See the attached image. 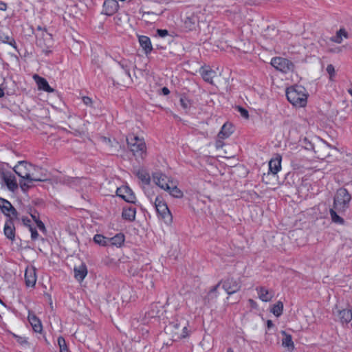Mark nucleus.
Wrapping results in <instances>:
<instances>
[{
  "instance_id": "28",
  "label": "nucleus",
  "mask_w": 352,
  "mask_h": 352,
  "mask_svg": "<svg viewBox=\"0 0 352 352\" xmlns=\"http://www.w3.org/2000/svg\"><path fill=\"white\" fill-rule=\"evenodd\" d=\"M28 320L35 332H37V333L41 332V331H42L41 322L40 320L35 315L29 316Z\"/></svg>"
},
{
  "instance_id": "18",
  "label": "nucleus",
  "mask_w": 352,
  "mask_h": 352,
  "mask_svg": "<svg viewBox=\"0 0 352 352\" xmlns=\"http://www.w3.org/2000/svg\"><path fill=\"white\" fill-rule=\"evenodd\" d=\"M33 78L35 80L39 89L43 90L48 93H52L54 91V89L49 85V83L45 78L41 77L37 74H35Z\"/></svg>"
},
{
  "instance_id": "55",
  "label": "nucleus",
  "mask_w": 352,
  "mask_h": 352,
  "mask_svg": "<svg viewBox=\"0 0 352 352\" xmlns=\"http://www.w3.org/2000/svg\"><path fill=\"white\" fill-rule=\"evenodd\" d=\"M17 340L21 344L28 343L27 340L25 338H22V337H18V340Z\"/></svg>"
},
{
  "instance_id": "21",
  "label": "nucleus",
  "mask_w": 352,
  "mask_h": 352,
  "mask_svg": "<svg viewBox=\"0 0 352 352\" xmlns=\"http://www.w3.org/2000/svg\"><path fill=\"white\" fill-rule=\"evenodd\" d=\"M136 210L132 206L123 208L122 217L124 219L132 222L135 219Z\"/></svg>"
},
{
  "instance_id": "2",
  "label": "nucleus",
  "mask_w": 352,
  "mask_h": 352,
  "mask_svg": "<svg viewBox=\"0 0 352 352\" xmlns=\"http://www.w3.org/2000/svg\"><path fill=\"white\" fill-rule=\"evenodd\" d=\"M286 97L294 106L303 107L307 104V94L304 87L294 85L287 88Z\"/></svg>"
},
{
  "instance_id": "33",
  "label": "nucleus",
  "mask_w": 352,
  "mask_h": 352,
  "mask_svg": "<svg viewBox=\"0 0 352 352\" xmlns=\"http://www.w3.org/2000/svg\"><path fill=\"white\" fill-rule=\"evenodd\" d=\"M283 310V303L281 301H278L273 305L271 311L276 317H279L282 315Z\"/></svg>"
},
{
  "instance_id": "5",
  "label": "nucleus",
  "mask_w": 352,
  "mask_h": 352,
  "mask_svg": "<svg viewBox=\"0 0 352 352\" xmlns=\"http://www.w3.org/2000/svg\"><path fill=\"white\" fill-rule=\"evenodd\" d=\"M150 201L153 204L158 217L163 219L166 223H170L173 221V217L162 197L157 196L154 201L151 199Z\"/></svg>"
},
{
  "instance_id": "36",
  "label": "nucleus",
  "mask_w": 352,
  "mask_h": 352,
  "mask_svg": "<svg viewBox=\"0 0 352 352\" xmlns=\"http://www.w3.org/2000/svg\"><path fill=\"white\" fill-rule=\"evenodd\" d=\"M129 61L126 59H122L118 62L120 67L124 71L125 74L131 78Z\"/></svg>"
},
{
  "instance_id": "7",
  "label": "nucleus",
  "mask_w": 352,
  "mask_h": 352,
  "mask_svg": "<svg viewBox=\"0 0 352 352\" xmlns=\"http://www.w3.org/2000/svg\"><path fill=\"white\" fill-rule=\"evenodd\" d=\"M219 283L222 284V287L228 295L233 294L241 289V283L239 278L233 277H227L224 280H221Z\"/></svg>"
},
{
  "instance_id": "27",
  "label": "nucleus",
  "mask_w": 352,
  "mask_h": 352,
  "mask_svg": "<svg viewBox=\"0 0 352 352\" xmlns=\"http://www.w3.org/2000/svg\"><path fill=\"white\" fill-rule=\"evenodd\" d=\"M221 283H218L216 285L213 286L208 294L204 298L205 303L210 302V301L216 299L218 296V288L220 286Z\"/></svg>"
},
{
  "instance_id": "49",
  "label": "nucleus",
  "mask_w": 352,
  "mask_h": 352,
  "mask_svg": "<svg viewBox=\"0 0 352 352\" xmlns=\"http://www.w3.org/2000/svg\"><path fill=\"white\" fill-rule=\"evenodd\" d=\"M223 140V139H220V138H218L217 140L216 144H215L217 148H222L223 147V146L224 145Z\"/></svg>"
},
{
  "instance_id": "45",
  "label": "nucleus",
  "mask_w": 352,
  "mask_h": 352,
  "mask_svg": "<svg viewBox=\"0 0 352 352\" xmlns=\"http://www.w3.org/2000/svg\"><path fill=\"white\" fill-rule=\"evenodd\" d=\"M35 223L40 230H41V231L45 230V226L44 223L42 222V221H41L40 219H38L37 221H35Z\"/></svg>"
},
{
  "instance_id": "1",
  "label": "nucleus",
  "mask_w": 352,
  "mask_h": 352,
  "mask_svg": "<svg viewBox=\"0 0 352 352\" xmlns=\"http://www.w3.org/2000/svg\"><path fill=\"white\" fill-rule=\"evenodd\" d=\"M188 322L185 319L175 320L165 327V333L173 342H177L189 336Z\"/></svg>"
},
{
  "instance_id": "29",
  "label": "nucleus",
  "mask_w": 352,
  "mask_h": 352,
  "mask_svg": "<svg viewBox=\"0 0 352 352\" xmlns=\"http://www.w3.org/2000/svg\"><path fill=\"white\" fill-rule=\"evenodd\" d=\"M124 235L122 233L116 234L114 236L109 238V243L112 245L120 247L124 242Z\"/></svg>"
},
{
  "instance_id": "57",
  "label": "nucleus",
  "mask_w": 352,
  "mask_h": 352,
  "mask_svg": "<svg viewBox=\"0 0 352 352\" xmlns=\"http://www.w3.org/2000/svg\"><path fill=\"white\" fill-rule=\"evenodd\" d=\"M270 31H272V32H277V30L275 29L274 27H270V26H268L267 28V29L265 30V32H270Z\"/></svg>"
},
{
  "instance_id": "46",
  "label": "nucleus",
  "mask_w": 352,
  "mask_h": 352,
  "mask_svg": "<svg viewBox=\"0 0 352 352\" xmlns=\"http://www.w3.org/2000/svg\"><path fill=\"white\" fill-rule=\"evenodd\" d=\"M30 214L34 221H37L38 219H40L38 213L35 210H34V211L31 210Z\"/></svg>"
},
{
  "instance_id": "52",
  "label": "nucleus",
  "mask_w": 352,
  "mask_h": 352,
  "mask_svg": "<svg viewBox=\"0 0 352 352\" xmlns=\"http://www.w3.org/2000/svg\"><path fill=\"white\" fill-rule=\"evenodd\" d=\"M161 91L162 94L164 96H167L170 94V90L166 87H164Z\"/></svg>"
},
{
  "instance_id": "42",
  "label": "nucleus",
  "mask_w": 352,
  "mask_h": 352,
  "mask_svg": "<svg viewBox=\"0 0 352 352\" xmlns=\"http://www.w3.org/2000/svg\"><path fill=\"white\" fill-rule=\"evenodd\" d=\"M327 72L329 74L330 78H332L335 75V68L333 65L329 64L327 67Z\"/></svg>"
},
{
  "instance_id": "10",
  "label": "nucleus",
  "mask_w": 352,
  "mask_h": 352,
  "mask_svg": "<svg viewBox=\"0 0 352 352\" xmlns=\"http://www.w3.org/2000/svg\"><path fill=\"white\" fill-rule=\"evenodd\" d=\"M0 208L8 218L13 217L18 219V212L8 200L0 197Z\"/></svg>"
},
{
  "instance_id": "56",
  "label": "nucleus",
  "mask_w": 352,
  "mask_h": 352,
  "mask_svg": "<svg viewBox=\"0 0 352 352\" xmlns=\"http://www.w3.org/2000/svg\"><path fill=\"white\" fill-rule=\"evenodd\" d=\"M273 327H274L273 322L272 320H268L267 321V329H270L272 328Z\"/></svg>"
},
{
  "instance_id": "24",
  "label": "nucleus",
  "mask_w": 352,
  "mask_h": 352,
  "mask_svg": "<svg viewBox=\"0 0 352 352\" xmlns=\"http://www.w3.org/2000/svg\"><path fill=\"white\" fill-rule=\"evenodd\" d=\"M281 157L272 159L269 162V171L273 175H276L281 168Z\"/></svg>"
},
{
  "instance_id": "16",
  "label": "nucleus",
  "mask_w": 352,
  "mask_h": 352,
  "mask_svg": "<svg viewBox=\"0 0 352 352\" xmlns=\"http://www.w3.org/2000/svg\"><path fill=\"white\" fill-rule=\"evenodd\" d=\"M74 273L75 278L81 282L84 280L87 274V267L85 263H81L78 266H75L74 268Z\"/></svg>"
},
{
  "instance_id": "15",
  "label": "nucleus",
  "mask_w": 352,
  "mask_h": 352,
  "mask_svg": "<svg viewBox=\"0 0 352 352\" xmlns=\"http://www.w3.org/2000/svg\"><path fill=\"white\" fill-rule=\"evenodd\" d=\"M138 41L144 54L146 56L151 54L153 48L150 38L147 36L140 35L138 36Z\"/></svg>"
},
{
  "instance_id": "30",
  "label": "nucleus",
  "mask_w": 352,
  "mask_h": 352,
  "mask_svg": "<svg viewBox=\"0 0 352 352\" xmlns=\"http://www.w3.org/2000/svg\"><path fill=\"white\" fill-rule=\"evenodd\" d=\"M337 212H338L334 208L330 209L329 214L331 220L335 223L343 225L344 223V219L340 217Z\"/></svg>"
},
{
  "instance_id": "50",
  "label": "nucleus",
  "mask_w": 352,
  "mask_h": 352,
  "mask_svg": "<svg viewBox=\"0 0 352 352\" xmlns=\"http://www.w3.org/2000/svg\"><path fill=\"white\" fill-rule=\"evenodd\" d=\"M7 44L12 46L15 50H17L16 43V41L14 38L10 39V41H8V43Z\"/></svg>"
},
{
  "instance_id": "6",
  "label": "nucleus",
  "mask_w": 352,
  "mask_h": 352,
  "mask_svg": "<svg viewBox=\"0 0 352 352\" xmlns=\"http://www.w3.org/2000/svg\"><path fill=\"white\" fill-rule=\"evenodd\" d=\"M32 167L31 164H28L25 161H20L18 164L14 167L13 170L15 173L21 177L23 179L28 180L29 182H42L44 179L41 178L32 177L30 173V168Z\"/></svg>"
},
{
  "instance_id": "43",
  "label": "nucleus",
  "mask_w": 352,
  "mask_h": 352,
  "mask_svg": "<svg viewBox=\"0 0 352 352\" xmlns=\"http://www.w3.org/2000/svg\"><path fill=\"white\" fill-rule=\"evenodd\" d=\"M157 34L162 38H164L168 35V31L167 30L157 29Z\"/></svg>"
},
{
  "instance_id": "17",
  "label": "nucleus",
  "mask_w": 352,
  "mask_h": 352,
  "mask_svg": "<svg viewBox=\"0 0 352 352\" xmlns=\"http://www.w3.org/2000/svg\"><path fill=\"white\" fill-rule=\"evenodd\" d=\"M153 179L156 185L162 189H169V185L166 182V176L162 173L155 172L153 174Z\"/></svg>"
},
{
  "instance_id": "9",
  "label": "nucleus",
  "mask_w": 352,
  "mask_h": 352,
  "mask_svg": "<svg viewBox=\"0 0 352 352\" xmlns=\"http://www.w3.org/2000/svg\"><path fill=\"white\" fill-rule=\"evenodd\" d=\"M116 195L121 197L125 201L131 204H135L136 197L133 190L128 186H124L118 188L116 190Z\"/></svg>"
},
{
  "instance_id": "19",
  "label": "nucleus",
  "mask_w": 352,
  "mask_h": 352,
  "mask_svg": "<svg viewBox=\"0 0 352 352\" xmlns=\"http://www.w3.org/2000/svg\"><path fill=\"white\" fill-rule=\"evenodd\" d=\"M259 298L263 302H269L274 297L272 291L268 290L265 287H258L256 288Z\"/></svg>"
},
{
  "instance_id": "26",
  "label": "nucleus",
  "mask_w": 352,
  "mask_h": 352,
  "mask_svg": "<svg viewBox=\"0 0 352 352\" xmlns=\"http://www.w3.org/2000/svg\"><path fill=\"white\" fill-rule=\"evenodd\" d=\"M281 333L284 336V338L282 340V345L284 347H287L289 350H293L294 349V344L292 336L287 333L285 331H282Z\"/></svg>"
},
{
  "instance_id": "41",
  "label": "nucleus",
  "mask_w": 352,
  "mask_h": 352,
  "mask_svg": "<svg viewBox=\"0 0 352 352\" xmlns=\"http://www.w3.org/2000/svg\"><path fill=\"white\" fill-rule=\"evenodd\" d=\"M29 230L31 232V238L33 241H35L38 239V233L36 230V229L32 226L30 227L29 228Z\"/></svg>"
},
{
  "instance_id": "38",
  "label": "nucleus",
  "mask_w": 352,
  "mask_h": 352,
  "mask_svg": "<svg viewBox=\"0 0 352 352\" xmlns=\"http://www.w3.org/2000/svg\"><path fill=\"white\" fill-rule=\"evenodd\" d=\"M180 104L184 109H188L191 107L190 100L185 96H181L179 99Z\"/></svg>"
},
{
  "instance_id": "44",
  "label": "nucleus",
  "mask_w": 352,
  "mask_h": 352,
  "mask_svg": "<svg viewBox=\"0 0 352 352\" xmlns=\"http://www.w3.org/2000/svg\"><path fill=\"white\" fill-rule=\"evenodd\" d=\"M82 100L83 103L86 106H88V107L92 106L93 102H92V100L91 98H89L88 96H83Z\"/></svg>"
},
{
  "instance_id": "61",
  "label": "nucleus",
  "mask_w": 352,
  "mask_h": 352,
  "mask_svg": "<svg viewBox=\"0 0 352 352\" xmlns=\"http://www.w3.org/2000/svg\"><path fill=\"white\" fill-rule=\"evenodd\" d=\"M144 14H155L153 12H143Z\"/></svg>"
},
{
  "instance_id": "13",
  "label": "nucleus",
  "mask_w": 352,
  "mask_h": 352,
  "mask_svg": "<svg viewBox=\"0 0 352 352\" xmlns=\"http://www.w3.org/2000/svg\"><path fill=\"white\" fill-rule=\"evenodd\" d=\"M25 282L27 287H34L36 282V268L28 267L25 272Z\"/></svg>"
},
{
  "instance_id": "40",
  "label": "nucleus",
  "mask_w": 352,
  "mask_h": 352,
  "mask_svg": "<svg viewBox=\"0 0 352 352\" xmlns=\"http://www.w3.org/2000/svg\"><path fill=\"white\" fill-rule=\"evenodd\" d=\"M236 109H238V111L240 113L241 116L245 118V119H248L249 118V113H248V111L247 109H245V108L241 107V106H237L236 107Z\"/></svg>"
},
{
  "instance_id": "4",
  "label": "nucleus",
  "mask_w": 352,
  "mask_h": 352,
  "mask_svg": "<svg viewBox=\"0 0 352 352\" xmlns=\"http://www.w3.org/2000/svg\"><path fill=\"white\" fill-rule=\"evenodd\" d=\"M128 147L135 157L143 159L146 155V146L143 139L131 134L126 138Z\"/></svg>"
},
{
  "instance_id": "64",
  "label": "nucleus",
  "mask_w": 352,
  "mask_h": 352,
  "mask_svg": "<svg viewBox=\"0 0 352 352\" xmlns=\"http://www.w3.org/2000/svg\"><path fill=\"white\" fill-rule=\"evenodd\" d=\"M37 30H42L43 29H42V28H41V26H38V27H37Z\"/></svg>"
},
{
  "instance_id": "47",
  "label": "nucleus",
  "mask_w": 352,
  "mask_h": 352,
  "mask_svg": "<svg viewBox=\"0 0 352 352\" xmlns=\"http://www.w3.org/2000/svg\"><path fill=\"white\" fill-rule=\"evenodd\" d=\"M12 38V37L8 36V35H0V39L1 41L4 43H8L10 39Z\"/></svg>"
},
{
  "instance_id": "31",
  "label": "nucleus",
  "mask_w": 352,
  "mask_h": 352,
  "mask_svg": "<svg viewBox=\"0 0 352 352\" xmlns=\"http://www.w3.org/2000/svg\"><path fill=\"white\" fill-rule=\"evenodd\" d=\"M94 241L96 244L102 246H107L109 243V238H107L100 234H97L94 236Z\"/></svg>"
},
{
  "instance_id": "59",
  "label": "nucleus",
  "mask_w": 352,
  "mask_h": 352,
  "mask_svg": "<svg viewBox=\"0 0 352 352\" xmlns=\"http://www.w3.org/2000/svg\"><path fill=\"white\" fill-rule=\"evenodd\" d=\"M329 51H330L331 52H334V53H336V52H340L341 50H340V49L339 47H337V48H336V49H334V50H330Z\"/></svg>"
},
{
  "instance_id": "3",
  "label": "nucleus",
  "mask_w": 352,
  "mask_h": 352,
  "mask_svg": "<svg viewBox=\"0 0 352 352\" xmlns=\"http://www.w3.org/2000/svg\"><path fill=\"white\" fill-rule=\"evenodd\" d=\"M351 195L344 188H340L333 198V208L341 214H343L349 208Z\"/></svg>"
},
{
  "instance_id": "39",
  "label": "nucleus",
  "mask_w": 352,
  "mask_h": 352,
  "mask_svg": "<svg viewBox=\"0 0 352 352\" xmlns=\"http://www.w3.org/2000/svg\"><path fill=\"white\" fill-rule=\"evenodd\" d=\"M32 182H29L28 180H27V182H23V180H20L19 184H20V186H21V188L22 189V190L25 192L29 188H30L32 186H33V185L32 184Z\"/></svg>"
},
{
  "instance_id": "48",
  "label": "nucleus",
  "mask_w": 352,
  "mask_h": 352,
  "mask_svg": "<svg viewBox=\"0 0 352 352\" xmlns=\"http://www.w3.org/2000/svg\"><path fill=\"white\" fill-rule=\"evenodd\" d=\"M22 222H23L24 226H27L28 228L32 226L30 225L31 221H30V219L28 217H23L22 218Z\"/></svg>"
},
{
  "instance_id": "20",
  "label": "nucleus",
  "mask_w": 352,
  "mask_h": 352,
  "mask_svg": "<svg viewBox=\"0 0 352 352\" xmlns=\"http://www.w3.org/2000/svg\"><path fill=\"white\" fill-rule=\"evenodd\" d=\"M233 133V126L231 123H225L218 133V138L226 139Z\"/></svg>"
},
{
  "instance_id": "63",
  "label": "nucleus",
  "mask_w": 352,
  "mask_h": 352,
  "mask_svg": "<svg viewBox=\"0 0 352 352\" xmlns=\"http://www.w3.org/2000/svg\"><path fill=\"white\" fill-rule=\"evenodd\" d=\"M227 352H234L231 348H228Z\"/></svg>"
},
{
  "instance_id": "37",
  "label": "nucleus",
  "mask_w": 352,
  "mask_h": 352,
  "mask_svg": "<svg viewBox=\"0 0 352 352\" xmlns=\"http://www.w3.org/2000/svg\"><path fill=\"white\" fill-rule=\"evenodd\" d=\"M58 344L60 348V352H70L67 348L65 340L63 337H62V336L58 337Z\"/></svg>"
},
{
  "instance_id": "35",
  "label": "nucleus",
  "mask_w": 352,
  "mask_h": 352,
  "mask_svg": "<svg viewBox=\"0 0 352 352\" xmlns=\"http://www.w3.org/2000/svg\"><path fill=\"white\" fill-rule=\"evenodd\" d=\"M166 190L168 191L170 195L175 198H181L183 197L182 191L176 186H174L173 187H170L169 186V189H166Z\"/></svg>"
},
{
  "instance_id": "53",
  "label": "nucleus",
  "mask_w": 352,
  "mask_h": 352,
  "mask_svg": "<svg viewBox=\"0 0 352 352\" xmlns=\"http://www.w3.org/2000/svg\"><path fill=\"white\" fill-rule=\"evenodd\" d=\"M305 148L307 150H312L314 149V145L309 142H307V144L305 146Z\"/></svg>"
},
{
  "instance_id": "14",
  "label": "nucleus",
  "mask_w": 352,
  "mask_h": 352,
  "mask_svg": "<svg viewBox=\"0 0 352 352\" xmlns=\"http://www.w3.org/2000/svg\"><path fill=\"white\" fill-rule=\"evenodd\" d=\"M2 178L10 191L14 192L18 188V184L14 175L3 172Z\"/></svg>"
},
{
  "instance_id": "58",
  "label": "nucleus",
  "mask_w": 352,
  "mask_h": 352,
  "mask_svg": "<svg viewBox=\"0 0 352 352\" xmlns=\"http://www.w3.org/2000/svg\"><path fill=\"white\" fill-rule=\"evenodd\" d=\"M43 52L46 55L48 56L50 54L52 53V50H43Z\"/></svg>"
},
{
  "instance_id": "11",
  "label": "nucleus",
  "mask_w": 352,
  "mask_h": 352,
  "mask_svg": "<svg viewBox=\"0 0 352 352\" xmlns=\"http://www.w3.org/2000/svg\"><path fill=\"white\" fill-rule=\"evenodd\" d=\"M119 8L116 0H106L102 6V13L107 16H111L116 13Z\"/></svg>"
},
{
  "instance_id": "62",
  "label": "nucleus",
  "mask_w": 352,
  "mask_h": 352,
  "mask_svg": "<svg viewBox=\"0 0 352 352\" xmlns=\"http://www.w3.org/2000/svg\"><path fill=\"white\" fill-rule=\"evenodd\" d=\"M348 93L352 96V89L351 88L348 89Z\"/></svg>"
},
{
  "instance_id": "60",
  "label": "nucleus",
  "mask_w": 352,
  "mask_h": 352,
  "mask_svg": "<svg viewBox=\"0 0 352 352\" xmlns=\"http://www.w3.org/2000/svg\"><path fill=\"white\" fill-rule=\"evenodd\" d=\"M4 96L3 90L0 87V98H2Z\"/></svg>"
},
{
  "instance_id": "8",
  "label": "nucleus",
  "mask_w": 352,
  "mask_h": 352,
  "mask_svg": "<svg viewBox=\"0 0 352 352\" xmlns=\"http://www.w3.org/2000/svg\"><path fill=\"white\" fill-rule=\"evenodd\" d=\"M271 65L277 70L284 73L293 71L294 69V63L285 58L274 57L271 60Z\"/></svg>"
},
{
  "instance_id": "22",
  "label": "nucleus",
  "mask_w": 352,
  "mask_h": 352,
  "mask_svg": "<svg viewBox=\"0 0 352 352\" xmlns=\"http://www.w3.org/2000/svg\"><path fill=\"white\" fill-rule=\"evenodd\" d=\"M343 38H349V34L344 28H340L336 33V35L331 37L330 40L336 43L340 44L343 41Z\"/></svg>"
},
{
  "instance_id": "12",
  "label": "nucleus",
  "mask_w": 352,
  "mask_h": 352,
  "mask_svg": "<svg viewBox=\"0 0 352 352\" xmlns=\"http://www.w3.org/2000/svg\"><path fill=\"white\" fill-rule=\"evenodd\" d=\"M14 219H16L13 217L8 218L6 221L4 226V234L6 236L13 241L15 239V227L14 225Z\"/></svg>"
},
{
  "instance_id": "25",
  "label": "nucleus",
  "mask_w": 352,
  "mask_h": 352,
  "mask_svg": "<svg viewBox=\"0 0 352 352\" xmlns=\"http://www.w3.org/2000/svg\"><path fill=\"white\" fill-rule=\"evenodd\" d=\"M135 175L141 182L145 184L148 185L151 182V177L148 173L144 169H139L135 172Z\"/></svg>"
},
{
  "instance_id": "32",
  "label": "nucleus",
  "mask_w": 352,
  "mask_h": 352,
  "mask_svg": "<svg viewBox=\"0 0 352 352\" xmlns=\"http://www.w3.org/2000/svg\"><path fill=\"white\" fill-rule=\"evenodd\" d=\"M214 72L212 69H204L201 72V75L203 79L208 82L212 83V78L214 77Z\"/></svg>"
},
{
  "instance_id": "34",
  "label": "nucleus",
  "mask_w": 352,
  "mask_h": 352,
  "mask_svg": "<svg viewBox=\"0 0 352 352\" xmlns=\"http://www.w3.org/2000/svg\"><path fill=\"white\" fill-rule=\"evenodd\" d=\"M184 25L185 28L189 31L194 30L196 26V17H187L184 21Z\"/></svg>"
},
{
  "instance_id": "23",
  "label": "nucleus",
  "mask_w": 352,
  "mask_h": 352,
  "mask_svg": "<svg viewBox=\"0 0 352 352\" xmlns=\"http://www.w3.org/2000/svg\"><path fill=\"white\" fill-rule=\"evenodd\" d=\"M338 318L342 323H349L352 320V310L344 309L339 311Z\"/></svg>"
},
{
  "instance_id": "54",
  "label": "nucleus",
  "mask_w": 352,
  "mask_h": 352,
  "mask_svg": "<svg viewBox=\"0 0 352 352\" xmlns=\"http://www.w3.org/2000/svg\"><path fill=\"white\" fill-rule=\"evenodd\" d=\"M248 302H249V303H250V305H251L252 307H253V308H256V307L257 304H256V302L254 300L249 299Z\"/></svg>"
},
{
  "instance_id": "51",
  "label": "nucleus",
  "mask_w": 352,
  "mask_h": 352,
  "mask_svg": "<svg viewBox=\"0 0 352 352\" xmlns=\"http://www.w3.org/2000/svg\"><path fill=\"white\" fill-rule=\"evenodd\" d=\"M8 6L3 1H0V11H5L7 10Z\"/></svg>"
}]
</instances>
